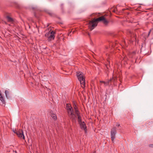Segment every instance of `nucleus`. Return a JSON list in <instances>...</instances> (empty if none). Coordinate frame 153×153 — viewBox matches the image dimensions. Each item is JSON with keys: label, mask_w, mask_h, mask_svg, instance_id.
I'll list each match as a JSON object with an SVG mask.
<instances>
[{"label": "nucleus", "mask_w": 153, "mask_h": 153, "mask_svg": "<svg viewBox=\"0 0 153 153\" xmlns=\"http://www.w3.org/2000/svg\"><path fill=\"white\" fill-rule=\"evenodd\" d=\"M79 123L82 122V119L80 115L77 116Z\"/></svg>", "instance_id": "nucleus-15"}, {"label": "nucleus", "mask_w": 153, "mask_h": 153, "mask_svg": "<svg viewBox=\"0 0 153 153\" xmlns=\"http://www.w3.org/2000/svg\"><path fill=\"white\" fill-rule=\"evenodd\" d=\"M7 21L9 22H12L13 21V18L10 17L8 16H7L6 17Z\"/></svg>", "instance_id": "nucleus-11"}, {"label": "nucleus", "mask_w": 153, "mask_h": 153, "mask_svg": "<svg viewBox=\"0 0 153 153\" xmlns=\"http://www.w3.org/2000/svg\"><path fill=\"white\" fill-rule=\"evenodd\" d=\"M61 8H62V10H63V6L62 5H61Z\"/></svg>", "instance_id": "nucleus-23"}, {"label": "nucleus", "mask_w": 153, "mask_h": 153, "mask_svg": "<svg viewBox=\"0 0 153 153\" xmlns=\"http://www.w3.org/2000/svg\"><path fill=\"white\" fill-rule=\"evenodd\" d=\"M50 115L52 118L54 120H56L57 119L56 115L53 113L52 111L50 112Z\"/></svg>", "instance_id": "nucleus-10"}, {"label": "nucleus", "mask_w": 153, "mask_h": 153, "mask_svg": "<svg viewBox=\"0 0 153 153\" xmlns=\"http://www.w3.org/2000/svg\"><path fill=\"white\" fill-rule=\"evenodd\" d=\"M66 109H68V108H69L70 107H71V105L69 104H66Z\"/></svg>", "instance_id": "nucleus-18"}, {"label": "nucleus", "mask_w": 153, "mask_h": 153, "mask_svg": "<svg viewBox=\"0 0 153 153\" xmlns=\"http://www.w3.org/2000/svg\"><path fill=\"white\" fill-rule=\"evenodd\" d=\"M101 83H103L104 84L105 86H110L111 85V79L108 80L107 82H105L104 81H100Z\"/></svg>", "instance_id": "nucleus-9"}, {"label": "nucleus", "mask_w": 153, "mask_h": 153, "mask_svg": "<svg viewBox=\"0 0 153 153\" xmlns=\"http://www.w3.org/2000/svg\"><path fill=\"white\" fill-rule=\"evenodd\" d=\"M102 21L105 25H107L108 21L106 20L104 16H100L97 19L94 18L89 23V28L90 30H92L97 25L98 22Z\"/></svg>", "instance_id": "nucleus-1"}, {"label": "nucleus", "mask_w": 153, "mask_h": 153, "mask_svg": "<svg viewBox=\"0 0 153 153\" xmlns=\"http://www.w3.org/2000/svg\"><path fill=\"white\" fill-rule=\"evenodd\" d=\"M15 152L16 153V151H15Z\"/></svg>", "instance_id": "nucleus-26"}, {"label": "nucleus", "mask_w": 153, "mask_h": 153, "mask_svg": "<svg viewBox=\"0 0 153 153\" xmlns=\"http://www.w3.org/2000/svg\"><path fill=\"white\" fill-rule=\"evenodd\" d=\"M71 31H70V33H69V34H68V35H69V36H71V34L70 35V34L71 33Z\"/></svg>", "instance_id": "nucleus-22"}, {"label": "nucleus", "mask_w": 153, "mask_h": 153, "mask_svg": "<svg viewBox=\"0 0 153 153\" xmlns=\"http://www.w3.org/2000/svg\"><path fill=\"white\" fill-rule=\"evenodd\" d=\"M117 133V128L114 127L111 128V138L113 143L115 138V135Z\"/></svg>", "instance_id": "nucleus-5"}, {"label": "nucleus", "mask_w": 153, "mask_h": 153, "mask_svg": "<svg viewBox=\"0 0 153 153\" xmlns=\"http://www.w3.org/2000/svg\"><path fill=\"white\" fill-rule=\"evenodd\" d=\"M75 113H76V116H77L80 115V113L79 112V111L78 109L75 110Z\"/></svg>", "instance_id": "nucleus-17"}, {"label": "nucleus", "mask_w": 153, "mask_h": 153, "mask_svg": "<svg viewBox=\"0 0 153 153\" xmlns=\"http://www.w3.org/2000/svg\"><path fill=\"white\" fill-rule=\"evenodd\" d=\"M49 14H50V15H51V13H49Z\"/></svg>", "instance_id": "nucleus-25"}, {"label": "nucleus", "mask_w": 153, "mask_h": 153, "mask_svg": "<svg viewBox=\"0 0 153 153\" xmlns=\"http://www.w3.org/2000/svg\"><path fill=\"white\" fill-rule=\"evenodd\" d=\"M93 153H95L94 152Z\"/></svg>", "instance_id": "nucleus-28"}, {"label": "nucleus", "mask_w": 153, "mask_h": 153, "mask_svg": "<svg viewBox=\"0 0 153 153\" xmlns=\"http://www.w3.org/2000/svg\"><path fill=\"white\" fill-rule=\"evenodd\" d=\"M55 33H56L54 31H51L50 33L49 37L48 39V41H50L52 40H53L55 38L54 34Z\"/></svg>", "instance_id": "nucleus-7"}, {"label": "nucleus", "mask_w": 153, "mask_h": 153, "mask_svg": "<svg viewBox=\"0 0 153 153\" xmlns=\"http://www.w3.org/2000/svg\"><path fill=\"white\" fill-rule=\"evenodd\" d=\"M74 108L75 109V110L78 109L77 107V106L75 104H74Z\"/></svg>", "instance_id": "nucleus-19"}, {"label": "nucleus", "mask_w": 153, "mask_h": 153, "mask_svg": "<svg viewBox=\"0 0 153 153\" xmlns=\"http://www.w3.org/2000/svg\"><path fill=\"white\" fill-rule=\"evenodd\" d=\"M149 146L151 147H153V144L150 145Z\"/></svg>", "instance_id": "nucleus-21"}, {"label": "nucleus", "mask_w": 153, "mask_h": 153, "mask_svg": "<svg viewBox=\"0 0 153 153\" xmlns=\"http://www.w3.org/2000/svg\"><path fill=\"white\" fill-rule=\"evenodd\" d=\"M74 31H73V33H74Z\"/></svg>", "instance_id": "nucleus-27"}, {"label": "nucleus", "mask_w": 153, "mask_h": 153, "mask_svg": "<svg viewBox=\"0 0 153 153\" xmlns=\"http://www.w3.org/2000/svg\"><path fill=\"white\" fill-rule=\"evenodd\" d=\"M110 79H111V82H115L117 79V77L115 76L114 77L113 76V77Z\"/></svg>", "instance_id": "nucleus-14"}, {"label": "nucleus", "mask_w": 153, "mask_h": 153, "mask_svg": "<svg viewBox=\"0 0 153 153\" xmlns=\"http://www.w3.org/2000/svg\"><path fill=\"white\" fill-rule=\"evenodd\" d=\"M136 52L134 51L132 52H130L129 53V56L131 58H133L136 54Z\"/></svg>", "instance_id": "nucleus-12"}, {"label": "nucleus", "mask_w": 153, "mask_h": 153, "mask_svg": "<svg viewBox=\"0 0 153 153\" xmlns=\"http://www.w3.org/2000/svg\"><path fill=\"white\" fill-rule=\"evenodd\" d=\"M116 126L117 127H119L120 126V124H119L118 123H117V125H116Z\"/></svg>", "instance_id": "nucleus-20"}, {"label": "nucleus", "mask_w": 153, "mask_h": 153, "mask_svg": "<svg viewBox=\"0 0 153 153\" xmlns=\"http://www.w3.org/2000/svg\"><path fill=\"white\" fill-rule=\"evenodd\" d=\"M50 34V33L49 32H48V33H47L45 35V36L47 38H48V39L49 37V35Z\"/></svg>", "instance_id": "nucleus-16"}, {"label": "nucleus", "mask_w": 153, "mask_h": 153, "mask_svg": "<svg viewBox=\"0 0 153 153\" xmlns=\"http://www.w3.org/2000/svg\"><path fill=\"white\" fill-rule=\"evenodd\" d=\"M67 110L68 116L70 119L72 120V122H75L76 116L74 114L72 107H71L69 108H68V109H67Z\"/></svg>", "instance_id": "nucleus-3"}, {"label": "nucleus", "mask_w": 153, "mask_h": 153, "mask_svg": "<svg viewBox=\"0 0 153 153\" xmlns=\"http://www.w3.org/2000/svg\"><path fill=\"white\" fill-rule=\"evenodd\" d=\"M80 127L82 129H84L85 132L87 131L86 126L84 122H82L79 123Z\"/></svg>", "instance_id": "nucleus-8"}, {"label": "nucleus", "mask_w": 153, "mask_h": 153, "mask_svg": "<svg viewBox=\"0 0 153 153\" xmlns=\"http://www.w3.org/2000/svg\"><path fill=\"white\" fill-rule=\"evenodd\" d=\"M129 35L131 38V39L130 40V42H133L134 39H136V35L134 33L131 31H129Z\"/></svg>", "instance_id": "nucleus-6"}, {"label": "nucleus", "mask_w": 153, "mask_h": 153, "mask_svg": "<svg viewBox=\"0 0 153 153\" xmlns=\"http://www.w3.org/2000/svg\"><path fill=\"white\" fill-rule=\"evenodd\" d=\"M6 96L7 98H9L10 97L9 91L8 90H5V91Z\"/></svg>", "instance_id": "nucleus-13"}, {"label": "nucleus", "mask_w": 153, "mask_h": 153, "mask_svg": "<svg viewBox=\"0 0 153 153\" xmlns=\"http://www.w3.org/2000/svg\"><path fill=\"white\" fill-rule=\"evenodd\" d=\"M113 12H115V10H113Z\"/></svg>", "instance_id": "nucleus-24"}, {"label": "nucleus", "mask_w": 153, "mask_h": 153, "mask_svg": "<svg viewBox=\"0 0 153 153\" xmlns=\"http://www.w3.org/2000/svg\"><path fill=\"white\" fill-rule=\"evenodd\" d=\"M76 75L82 88L85 87V80L83 74L81 72H77Z\"/></svg>", "instance_id": "nucleus-2"}, {"label": "nucleus", "mask_w": 153, "mask_h": 153, "mask_svg": "<svg viewBox=\"0 0 153 153\" xmlns=\"http://www.w3.org/2000/svg\"><path fill=\"white\" fill-rule=\"evenodd\" d=\"M13 132L16 134L18 137L21 139H25V136L23 134V131L22 130L19 129V131H13Z\"/></svg>", "instance_id": "nucleus-4"}]
</instances>
